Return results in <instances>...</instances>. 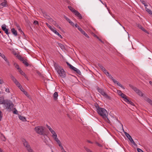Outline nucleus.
Returning <instances> with one entry per match:
<instances>
[{
  "label": "nucleus",
  "mask_w": 152,
  "mask_h": 152,
  "mask_svg": "<svg viewBox=\"0 0 152 152\" xmlns=\"http://www.w3.org/2000/svg\"><path fill=\"white\" fill-rule=\"evenodd\" d=\"M14 82L15 84L18 87L19 86H20V84L19 83L18 81L16 79L14 81Z\"/></svg>",
  "instance_id": "30"
},
{
  "label": "nucleus",
  "mask_w": 152,
  "mask_h": 152,
  "mask_svg": "<svg viewBox=\"0 0 152 152\" xmlns=\"http://www.w3.org/2000/svg\"><path fill=\"white\" fill-rule=\"evenodd\" d=\"M68 7L69 9V10H73L72 7L70 6H68Z\"/></svg>",
  "instance_id": "58"
},
{
  "label": "nucleus",
  "mask_w": 152,
  "mask_h": 152,
  "mask_svg": "<svg viewBox=\"0 0 152 152\" xmlns=\"http://www.w3.org/2000/svg\"><path fill=\"white\" fill-rule=\"evenodd\" d=\"M1 135L2 137H3L4 138V140H3L4 141H5L6 140V138L5 137V136L3 134L1 133Z\"/></svg>",
  "instance_id": "49"
},
{
  "label": "nucleus",
  "mask_w": 152,
  "mask_h": 152,
  "mask_svg": "<svg viewBox=\"0 0 152 152\" xmlns=\"http://www.w3.org/2000/svg\"><path fill=\"white\" fill-rule=\"evenodd\" d=\"M112 81H113V82H114V83H115H115L117 84V83H118V82L117 81H116V80H115L114 79H112Z\"/></svg>",
  "instance_id": "51"
},
{
  "label": "nucleus",
  "mask_w": 152,
  "mask_h": 152,
  "mask_svg": "<svg viewBox=\"0 0 152 152\" xmlns=\"http://www.w3.org/2000/svg\"><path fill=\"white\" fill-rule=\"evenodd\" d=\"M34 23L35 25H39V23L38 21L37 20H34Z\"/></svg>",
  "instance_id": "43"
},
{
  "label": "nucleus",
  "mask_w": 152,
  "mask_h": 152,
  "mask_svg": "<svg viewBox=\"0 0 152 152\" xmlns=\"http://www.w3.org/2000/svg\"><path fill=\"white\" fill-rule=\"evenodd\" d=\"M37 73L41 77H43V76L42 74L38 70H36V71Z\"/></svg>",
  "instance_id": "31"
},
{
  "label": "nucleus",
  "mask_w": 152,
  "mask_h": 152,
  "mask_svg": "<svg viewBox=\"0 0 152 152\" xmlns=\"http://www.w3.org/2000/svg\"><path fill=\"white\" fill-rule=\"evenodd\" d=\"M66 63L67 65L69 66L70 69L72 70H73L75 72L79 75H81V72L79 70L73 66L68 62H66Z\"/></svg>",
  "instance_id": "6"
},
{
  "label": "nucleus",
  "mask_w": 152,
  "mask_h": 152,
  "mask_svg": "<svg viewBox=\"0 0 152 152\" xmlns=\"http://www.w3.org/2000/svg\"><path fill=\"white\" fill-rule=\"evenodd\" d=\"M75 26L76 28H77L80 31L82 34L84 35L86 37L88 38H89V37L88 36L87 34H86L85 31H83L80 27V26H78L77 23L75 24Z\"/></svg>",
  "instance_id": "9"
},
{
  "label": "nucleus",
  "mask_w": 152,
  "mask_h": 152,
  "mask_svg": "<svg viewBox=\"0 0 152 152\" xmlns=\"http://www.w3.org/2000/svg\"><path fill=\"white\" fill-rule=\"evenodd\" d=\"M55 25L58 28H59L60 29H61V27L58 24H56Z\"/></svg>",
  "instance_id": "56"
},
{
  "label": "nucleus",
  "mask_w": 152,
  "mask_h": 152,
  "mask_svg": "<svg viewBox=\"0 0 152 152\" xmlns=\"http://www.w3.org/2000/svg\"><path fill=\"white\" fill-rule=\"evenodd\" d=\"M58 145L59 146H61V143L60 141L58 143Z\"/></svg>",
  "instance_id": "61"
},
{
  "label": "nucleus",
  "mask_w": 152,
  "mask_h": 152,
  "mask_svg": "<svg viewBox=\"0 0 152 152\" xmlns=\"http://www.w3.org/2000/svg\"><path fill=\"white\" fill-rule=\"evenodd\" d=\"M103 72L107 76L109 74V73L107 72L106 69Z\"/></svg>",
  "instance_id": "42"
},
{
  "label": "nucleus",
  "mask_w": 152,
  "mask_h": 152,
  "mask_svg": "<svg viewBox=\"0 0 152 152\" xmlns=\"http://www.w3.org/2000/svg\"><path fill=\"white\" fill-rule=\"evenodd\" d=\"M126 102L127 103H128V104H131L132 105L134 106V103L133 102H131V101L129 100V99H128V101L126 100Z\"/></svg>",
  "instance_id": "32"
},
{
  "label": "nucleus",
  "mask_w": 152,
  "mask_h": 152,
  "mask_svg": "<svg viewBox=\"0 0 152 152\" xmlns=\"http://www.w3.org/2000/svg\"><path fill=\"white\" fill-rule=\"evenodd\" d=\"M57 136H56V137H53L55 140L56 141L58 140V138L57 137Z\"/></svg>",
  "instance_id": "57"
},
{
  "label": "nucleus",
  "mask_w": 152,
  "mask_h": 152,
  "mask_svg": "<svg viewBox=\"0 0 152 152\" xmlns=\"http://www.w3.org/2000/svg\"><path fill=\"white\" fill-rule=\"evenodd\" d=\"M13 113L15 114H17L18 113L17 111L16 110L15 111H14L13 112Z\"/></svg>",
  "instance_id": "60"
},
{
  "label": "nucleus",
  "mask_w": 152,
  "mask_h": 152,
  "mask_svg": "<svg viewBox=\"0 0 152 152\" xmlns=\"http://www.w3.org/2000/svg\"><path fill=\"white\" fill-rule=\"evenodd\" d=\"M98 91L101 94L102 96H104L105 98L108 99H110V97L108 96L107 94L101 88H97Z\"/></svg>",
  "instance_id": "7"
},
{
  "label": "nucleus",
  "mask_w": 152,
  "mask_h": 152,
  "mask_svg": "<svg viewBox=\"0 0 152 152\" xmlns=\"http://www.w3.org/2000/svg\"><path fill=\"white\" fill-rule=\"evenodd\" d=\"M46 24L47 25V26L52 31H53V30H54L55 29L54 27H52L48 23H46Z\"/></svg>",
  "instance_id": "21"
},
{
  "label": "nucleus",
  "mask_w": 152,
  "mask_h": 152,
  "mask_svg": "<svg viewBox=\"0 0 152 152\" xmlns=\"http://www.w3.org/2000/svg\"><path fill=\"white\" fill-rule=\"evenodd\" d=\"M11 78V79L12 80L14 81V80H15L16 79L12 75H11L10 76Z\"/></svg>",
  "instance_id": "44"
},
{
  "label": "nucleus",
  "mask_w": 152,
  "mask_h": 152,
  "mask_svg": "<svg viewBox=\"0 0 152 152\" xmlns=\"http://www.w3.org/2000/svg\"><path fill=\"white\" fill-rule=\"evenodd\" d=\"M54 33L56 34L61 39L62 38V37L61 36V35H60L59 33L57 32L55 29L53 31Z\"/></svg>",
  "instance_id": "19"
},
{
  "label": "nucleus",
  "mask_w": 152,
  "mask_h": 152,
  "mask_svg": "<svg viewBox=\"0 0 152 152\" xmlns=\"http://www.w3.org/2000/svg\"><path fill=\"white\" fill-rule=\"evenodd\" d=\"M129 86L131 88L133 89L137 94L138 93V92H139L140 91V90L138 89L137 88L134 86L130 84L129 85Z\"/></svg>",
  "instance_id": "12"
},
{
  "label": "nucleus",
  "mask_w": 152,
  "mask_h": 152,
  "mask_svg": "<svg viewBox=\"0 0 152 152\" xmlns=\"http://www.w3.org/2000/svg\"><path fill=\"white\" fill-rule=\"evenodd\" d=\"M84 148L87 152H93L90 149H88L87 147H84Z\"/></svg>",
  "instance_id": "38"
},
{
  "label": "nucleus",
  "mask_w": 152,
  "mask_h": 152,
  "mask_svg": "<svg viewBox=\"0 0 152 152\" xmlns=\"http://www.w3.org/2000/svg\"><path fill=\"white\" fill-rule=\"evenodd\" d=\"M47 127L49 129L50 131L51 132L53 130L48 125H47Z\"/></svg>",
  "instance_id": "46"
},
{
  "label": "nucleus",
  "mask_w": 152,
  "mask_h": 152,
  "mask_svg": "<svg viewBox=\"0 0 152 152\" xmlns=\"http://www.w3.org/2000/svg\"><path fill=\"white\" fill-rule=\"evenodd\" d=\"M99 41H100L102 43H104L99 38L98 39Z\"/></svg>",
  "instance_id": "62"
},
{
  "label": "nucleus",
  "mask_w": 152,
  "mask_h": 152,
  "mask_svg": "<svg viewBox=\"0 0 152 152\" xmlns=\"http://www.w3.org/2000/svg\"><path fill=\"white\" fill-rule=\"evenodd\" d=\"M44 16L47 19H50V21H53L55 23H56V22L53 19L50 18V17L48 15H47L46 13H44Z\"/></svg>",
  "instance_id": "14"
},
{
  "label": "nucleus",
  "mask_w": 152,
  "mask_h": 152,
  "mask_svg": "<svg viewBox=\"0 0 152 152\" xmlns=\"http://www.w3.org/2000/svg\"><path fill=\"white\" fill-rule=\"evenodd\" d=\"M1 27L2 30L7 34L8 35L9 34L10 32H8V29L6 28V26L5 24L2 25Z\"/></svg>",
  "instance_id": "10"
},
{
  "label": "nucleus",
  "mask_w": 152,
  "mask_h": 152,
  "mask_svg": "<svg viewBox=\"0 0 152 152\" xmlns=\"http://www.w3.org/2000/svg\"><path fill=\"white\" fill-rule=\"evenodd\" d=\"M146 101L152 106V101L151 99L147 98L146 99Z\"/></svg>",
  "instance_id": "27"
},
{
  "label": "nucleus",
  "mask_w": 152,
  "mask_h": 152,
  "mask_svg": "<svg viewBox=\"0 0 152 152\" xmlns=\"http://www.w3.org/2000/svg\"><path fill=\"white\" fill-rule=\"evenodd\" d=\"M118 94L120 96L121 95V94L123 93L121 92V91L120 90L118 91Z\"/></svg>",
  "instance_id": "53"
},
{
  "label": "nucleus",
  "mask_w": 152,
  "mask_h": 152,
  "mask_svg": "<svg viewBox=\"0 0 152 152\" xmlns=\"http://www.w3.org/2000/svg\"><path fill=\"white\" fill-rule=\"evenodd\" d=\"M2 116H3V114H2V113L1 112L0 113V121H1V120L2 118Z\"/></svg>",
  "instance_id": "50"
},
{
  "label": "nucleus",
  "mask_w": 152,
  "mask_h": 152,
  "mask_svg": "<svg viewBox=\"0 0 152 152\" xmlns=\"http://www.w3.org/2000/svg\"><path fill=\"white\" fill-rule=\"evenodd\" d=\"M23 145L26 148L28 152H34L31 148L28 142L24 139L22 140Z\"/></svg>",
  "instance_id": "5"
},
{
  "label": "nucleus",
  "mask_w": 152,
  "mask_h": 152,
  "mask_svg": "<svg viewBox=\"0 0 152 152\" xmlns=\"http://www.w3.org/2000/svg\"><path fill=\"white\" fill-rule=\"evenodd\" d=\"M96 145H98V146H99V147H102V145L101 144H99V143H98V142H96Z\"/></svg>",
  "instance_id": "54"
},
{
  "label": "nucleus",
  "mask_w": 152,
  "mask_h": 152,
  "mask_svg": "<svg viewBox=\"0 0 152 152\" xmlns=\"http://www.w3.org/2000/svg\"><path fill=\"white\" fill-rule=\"evenodd\" d=\"M58 96V94L57 92H55L53 94V97L55 100H56L57 99Z\"/></svg>",
  "instance_id": "20"
},
{
  "label": "nucleus",
  "mask_w": 152,
  "mask_h": 152,
  "mask_svg": "<svg viewBox=\"0 0 152 152\" xmlns=\"http://www.w3.org/2000/svg\"><path fill=\"white\" fill-rule=\"evenodd\" d=\"M60 147H61V150H62V151L63 150V149H64L63 147L62 146V145H61V146H60Z\"/></svg>",
  "instance_id": "63"
},
{
  "label": "nucleus",
  "mask_w": 152,
  "mask_h": 152,
  "mask_svg": "<svg viewBox=\"0 0 152 152\" xmlns=\"http://www.w3.org/2000/svg\"><path fill=\"white\" fill-rule=\"evenodd\" d=\"M124 134L126 136L127 138L129 139L130 142L133 144L135 146L137 147V145L135 143L133 140L131 136L127 133L126 132H124Z\"/></svg>",
  "instance_id": "8"
},
{
  "label": "nucleus",
  "mask_w": 152,
  "mask_h": 152,
  "mask_svg": "<svg viewBox=\"0 0 152 152\" xmlns=\"http://www.w3.org/2000/svg\"><path fill=\"white\" fill-rule=\"evenodd\" d=\"M107 76H108L112 80L113 79L112 75L110 74Z\"/></svg>",
  "instance_id": "48"
},
{
  "label": "nucleus",
  "mask_w": 152,
  "mask_h": 152,
  "mask_svg": "<svg viewBox=\"0 0 152 152\" xmlns=\"http://www.w3.org/2000/svg\"><path fill=\"white\" fill-rule=\"evenodd\" d=\"M27 60L26 59L24 60L22 62V63L26 66H28L29 65V64L26 61Z\"/></svg>",
  "instance_id": "24"
},
{
  "label": "nucleus",
  "mask_w": 152,
  "mask_h": 152,
  "mask_svg": "<svg viewBox=\"0 0 152 152\" xmlns=\"http://www.w3.org/2000/svg\"><path fill=\"white\" fill-rule=\"evenodd\" d=\"M64 18L65 19H66V20L68 22H69L71 20H70L69 18H67L66 16L65 15H64Z\"/></svg>",
  "instance_id": "40"
},
{
  "label": "nucleus",
  "mask_w": 152,
  "mask_h": 152,
  "mask_svg": "<svg viewBox=\"0 0 152 152\" xmlns=\"http://www.w3.org/2000/svg\"><path fill=\"white\" fill-rule=\"evenodd\" d=\"M0 56H1L5 61H7V59L4 55L1 54V55H0Z\"/></svg>",
  "instance_id": "34"
},
{
  "label": "nucleus",
  "mask_w": 152,
  "mask_h": 152,
  "mask_svg": "<svg viewBox=\"0 0 152 152\" xmlns=\"http://www.w3.org/2000/svg\"><path fill=\"white\" fill-rule=\"evenodd\" d=\"M69 23H70L72 26H74L75 24L72 21H71Z\"/></svg>",
  "instance_id": "52"
},
{
  "label": "nucleus",
  "mask_w": 152,
  "mask_h": 152,
  "mask_svg": "<svg viewBox=\"0 0 152 152\" xmlns=\"http://www.w3.org/2000/svg\"><path fill=\"white\" fill-rule=\"evenodd\" d=\"M137 150L138 152H144L142 150L139 148H137Z\"/></svg>",
  "instance_id": "47"
},
{
  "label": "nucleus",
  "mask_w": 152,
  "mask_h": 152,
  "mask_svg": "<svg viewBox=\"0 0 152 152\" xmlns=\"http://www.w3.org/2000/svg\"><path fill=\"white\" fill-rule=\"evenodd\" d=\"M122 98L124 99V101L126 102V100L128 101V97L124 94L122 93L120 96Z\"/></svg>",
  "instance_id": "15"
},
{
  "label": "nucleus",
  "mask_w": 152,
  "mask_h": 152,
  "mask_svg": "<svg viewBox=\"0 0 152 152\" xmlns=\"http://www.w3.org/2000/svg\"><path fill=\"white\" fill-rule=\"evenodd\" d=\"M18 117L19 118L20 120H21L22 121H26V118L25 117L19 115H18Z\"/></svg>",
  "instance_id": "18"
},
{
  "label": "nucleus",
  "mask_w": 152,
  "mask_h": 152,
  "mask_svg": "<svg viewBox=\"0 0 152 152\" xmlns=\"http://www.w3.org/2000/svg\"><path fill=\"white\" fill-rule=\"evenodd\" d=\"M18 71V72H20V74H21V75H25V73L23 72V71L21 70V68Z\"/></svg>",
  "instance_id": "33"
},
{
  "label": "nucleus",
  "mask_w": 152,
  "mask_h": 152,
  "mask_svg": "<svg viewBox=\"0 0 152 152\" xmlns=\"http://www.w3.org/2000/svg\"><path fill=\"white\" fill-rule=\"evenodd\" d=\"M140 1L142 3V4H144L145 7V8L146 9V10H149V8H147V7L148 6L145 3V1H144L143 0H140Z\"/></svg>",
  "instance_id": "16"
},
{
  "label": "nucleus",
  "mask_w": 152,
  "mask_h": 152,
  "mask_svg": "<svg viewBox=\"0 0 152 152\" xmlns=\"http://www.w3.org/2000/svg\"><path fill=\"white\" fill-rule=\"evenodd\" d=\"M58 46L60 48L64 50L65 49L64 46L62 44L59 43L58 44Z\"/></svg>",
  "instance_id": "25"
},
{
  "label": "nucleus",
  "mask_w": 152,
  "mask_h": 152,
  "mask_svg": "<svg viewBox=\"0 0 152 152\" xmlns=\"http://www.w3.org/2000/svg\"><path fill=\"white\" fill-rule=\"evenodd\" d=\"M23 76H24L25 77L26 79H28V77H27V76L26 75V74H25V75H23Z\"/></svg>",
  "instance_id": "64"
},
{
  "label": "nucleus",
  "mask_w": 152,
  "mask_h": 152,
  "mask_svg": "<svg viewBox=\"0 0 152 152\" xmlns=\"http://www.w3.org/2000/svg\"><path fill=\"white\" fill-rule=\"evenodd\" d=\"M51 132L53 134L52 136L53 137H56V136H57L56 133L54 130H53Z\"/></svg>",
  "instance_id": "28"
},
{
  "label": "nucleus",
  "mask_w": 152,
  "mask_h": 152,
  "mask_svg": "<svg viewBox=\"0 0 152 152\" xmlns=\"http://www.w3.org/2000/svg\"><path fill=\"white\" fill-rule=\"evenodd\" d=\"M5 91L7 92H8V93H10V91H9V88H6L5 89Z\"/></svg>",
  "instance_id": "55"
},
{
  "label": "nucleus",
  "mask_w": 152,
  "mask_h": 152,
  "mask_svg": "<svg viewBox=\"0 0 152 152\" xmlns=\"http://www.w3.org/2000/svg\"><path fill=\"white\" fill-rule=\"evenodd\" d=\"M146 11L149 14L152 15V11L151 10H146Z\"/></svg>",
  "instance_id": "45"
},
{
  "label": "nucleus",
  "mask_w": 152,
  "mask_h": 152,
  "mask_svg": "<svg viewBox=\"0 0 152 152\" xmlns=\"http://www.w3.org/2000/svg\"><path fill=\"white\" fill-rule=\"evenodd\" d=\"M18 88L20 89V90L22 91L23 92V91H24V89L20 85V87L19 86L18 87Z\"/></svg>",
  "instance_id": "41"
},
{
  "label": "nucleus",
  "mask_w": 152,
  "mask_h": 152,
  "mask_svg": "<svg viewBox=\"0 0 152 152\" xmlns=\"http://www.w3.org/2000/svg\"><path fill=\"white\" fill-rule=\"evenodd\" d=\"M100 68L103 71H104L106 69L101 64H98Z\"/></svg>",
  "instance_id": "29"
},
{
  "label": "nucleus",
  "mask_w": 152,
  "mask_h": 152,
  "mask_svg": "<svg viewBox=\"0 0 152 152\" xmlns=\"http://www.w3.org/2000/svg\"><path fill=\"white\" fill-rule=\"evenodd\" d=\"M137 27L142 30V31H143L145 33L149 34V32L147 31L143 27H142L140 24H138L137 25Z\"/></svg>",
  "instance_id": "13"
},
{
  "label": "nucleus",
  "mask_w": 152,
  "mask_h": 152,
  "mask_svg": "<svg viewBox=\"0 0 152 152\" xmlns=\"http://www.w3.org/2000/svg\"><path fill=\"white\" fill-rule=\"evenodd\" d=\"M95 107L96 109L97 112V111H98V110H99V109H100V108H101L99 107V105L97 104H95Z\"/></svg>",
  "instance_id": "35"
},
{
  "label": "nucleus",
  "mask_w": 152,
  "mask_h": 152,
  "mask_svg": "<svg viewBox=\"0 0 152 152\" xmlns=\"http://www.w3.org/2000/svg\"><path fill=\"white\" fill-rule=\"evenodd\" d=\"M72 12L75 14V15L77 16L80 19L82 18V17L81 14L77 10H71Z\"/></svg>",
  "instance_id": "11"
},
{
  "label": "nucleus",
  "mask_w": 152,
  "mask_h": 152,
  "mask_svg": "<svg viewBox=\"0 0 152 152\" xmlns=\"http://www.w3.org/2000/svg\"><path fill=\"white\" fill-rule=\"evenodd\" d=\"M11 30L13 34L15 36H16L17 35V32L15 28H12Z\"/></svg>",
  "instance_id": "22"
},
{
  "label": "nucleus",
  "mask_w": 152,
  "mask_h": 152,
  "mask_svg": "<svg viewBox=\"0 0 152 152\" xmlns=\"http://www.w3.org/2000/svg\"><path fill=\"white\" fill-rule=\"evenodd\" d=\"M35 130L38 134L41 135H45L44 132V129L43 127L41 126H36L35 128Z\"/></svg>",
  "instance_id": "4"
},
{
  "label": "nucleus",
  "mask_w": 152,
  "mask_h": 152,
  "mask_svg": "<svg viewBox=\"0 0 152 152\" xmlns=\"http://www.w3.org/2000/svg\"><path fill=\"white\" fill-rule=\"evenodd\" d=\"M23 92L28 97L29 96V95L26 91L24 90V91H23Z\"/></svg>",
  "instance_id": "39"
},
{
  "label": "nucleus",
  "mask_w": 152,
  "mask_h": 152,
  "mask_svg": "<svg viewBox=\"0 0 152 152\" xmlns=\"http://www.w3.org/2000/svg\"><path fill=\"white\" fill-rule=\"evenodd\" d=\"M97 112L108 123H110V121L107 117L108 115L107 112L105 109L101 108L98 110Z\"/></svg>",
  "instance_id": "2"
},
{
  "label": "nucleus",
  "mask_w": 152,
  "mask_h": 152,
  "mask_svg": "<svg viewBox=\"0 0 152 152\" xmlns=\"http://www.w3.org/2000/svg\"><path fill=\"white\" fill-rule=\"evenodd\" d=\"M117 84L118 86H120L123 89H125V88L124 87V86H122L121 84L120 83L118 82V83H117Z\"/></svg>",
  "instance_id": "37"
},
{
  "label": "nucleus",
  "mask_w": 152,
  "mask_h": 152,
  "mask_svg": "<svg viewBox=\"0 0 152 152\" xmlns=\"http://www.w3.org/2000/svg\"><path fill=\"white\" fill-rule=\"evenodd\" d=\"M54 67L59 75L62 78H65L66 76L65 72L64 69L59 65L55 63Z\"/></svg>",
  "instance_id": "3"
},
{
  "label": "nucleus",
  "mask_w": 152,
  "mask_h": 152,
  "mask_svg": "<svg viewBox=\"0 0 152 152\" xmlns=\"http://www.w3.org/2000/svg\"><path fill=\"white\" fill-rule=\"evenodd\" d=\"M139 96H143V94L142 93V92L140 90L139 91V92H138L137 94Z\"/></svg>",
  "instance_id": "36"
},
{
  "label": "nucleus",
  "mask_w": 152,
  "mask_h": 152,
  "mask_svg": "<svg viewBox=\"0 0 152 152\" xmlns=\"http://www.w3.org/2000/svg\"><path fill=\"white\" fill-rule=\"evenodd\" d=\"M13 65L15 66V68L18 70L20 69L19 67V65L15 62L14 63Z\"/></svg>",
  "instance_id": "23"
},
{
  "label": "nucleus",
  "mask_w": 152,
  "mask_h": 152,
  "mask_svg": "<svg viewBox=\"0 0 152 152\" xmlns=\"http://www.w3.org/2000/svg\"><path fill=\"white\" fill-rule=\"evenodd\" d=\"M17 58L19 60L22 62L24 61V58L20 55L18 56Z\"/></svg>",
  "instance_id": "26"
},
{
  "label": "nucleus",
  "mask_w": 152,
  "mask_h": 152,
  "mask_svg": "<svg viewBox=\"0 0 152 152\" xmlns=\"http://www.w3.org/2000/svg\"><path fill=\"white\" fill-rule=\"evenodd\" d=\"M6 62L7 63V64L9 66H10V63L8 60H7V61H6Z\"/></svg>",
  "instance_id": "59"
},
{
  "label": "nucleus",
  "mask_w": 152,
  "mask_h": 152,
  "mask_svg": "<svg viewBox=\"0 0 152 152\" xmlns=\"http://www.w3.org/2000/svg\"><path fill=\"white\" fill-rule=\"evenodd\" d=\"M0 104H4L9 111H11L13 109L14 105L12 102L9 100H4V98L0 97Z\"/></svg>",
  "instance_id": "1"
},
{
  "label": "nucleus",
  "mask_w": 152,
  "mask_h": 152,
  "mask_svg": "<svg viewBox=\"0 0 152 152\" xmlns=\"http://www.w3.org/2000/svg\"><path fill=\"white\" fill-rule=\"evenodd\" d=\"M1 5L2 6V7H6L7 6V2L6 0H4V1L2 2L1 4Z\"/></svg>",
  "instance_id": "17"
}]
</instances>
